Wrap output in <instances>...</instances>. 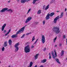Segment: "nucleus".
Segmentation results:
<instances>
[{
    "label": "nucleus",
    "mask_w": 67,
    "mask_h": 67,
    "mask_svg": "<svg viewBox=\"0 0 67 67\" xmlns=\"http://www.w3.org/2000/svg\"><path fill=\"white\" fill-rule=\"evenodd\" d=\"M26 27V26H24L21 29L19 30L16 33V34L12 35L11 36L12 38H15V37H17V35L19 34H21V33H22L24 31V29H25V27Z\"/></svg>",
    "instance_id": "nucleus-1"
},
{
    "label": "nucleus",
    "mask_w": 67,
    "mask_h": 67,
    "mask_svg": "<svg viewBox=\"0 0 67 67\" xmlns=\"http://www.w3.org/2000/svg\"><path fill=\"white\" fill-rule=\"evenodd\" d=\"M52 30L57 34H58L60 32V31H59V28L58 27H54L53 28V29Z\"/></svg>",
    "instance_id": "nucleus-2"
},
{
    "label": "nucleus",
    "mask_w": 67,
    "mask_h": 67,
    "mask_svg": "<svg viewBox=\"0 0 67 67\" xmlns=\"http://www.w3.org/2000/svg\"><path fill=\"white\" fill-rule=\"evenodd\" d=\"M24 51L25 52L27 53H29L30 52V47L29 45H28L25 47Z\"/></svg>",
    "instance_id": "nucleus-3"
},
{
    "label": "nucleus",
    "mask_w": 67,
    "mask_h": 67,
    "mask_svg": "<svg viewBox=\"0 0 67 67\" xmlns=\"http://www.w3.org/2000/svg\"><path fill=\"white\" fill-rule=\"evenodd\" d=\"M19 43L18 42L17 43H16L15 46V52H18V50H19Z\"/></svg>",
    "instance_id": "nucleus-4"
},
{
    "label": "nucleus",
    "mask_w": 67,
    "mask_h": 67,
    "mask_svg": "<svg viewBox=\"0 0 67 67\" xmlns=\"http://www.w3.org/2000/svg\"><path fill=\"white\" fill-rule=\"evenodd\" d=\"M41 41L43 44H44L45 42V37L44 35H42V36Z\"/></svg>",
    "instance_id": "nucleus-5"
},
{
    "label": "nucleus",
    "mask_w": 67,
    "mask_h": 67,
    "mask_svg": "<svg viewBox=\"0 0 67 67\" xmlns=\"http://www.w3.org/2000/svg\"><path fill=\"white\" fill-rule=\"evenodd\" d=\"M32 19V17H29L28 18L26 19V21L25 22V23H27L28 22H30L31 20Z\"/></svg>",
    "instance_id": "nucleus-6"
},
{
    "label": "nucleus",
    "mask_w": 67,
    "mask_h": 67,
    "mask_svg": "<svg viewBox=\"0 0 67 67\" xmlns=\"http://www.w3.org/2000/svg\"><path fill=\"white\" fill-rule=\"evenodd\" d=\"M59 16H58L57 17H56V18L54 19L53 22L54 23H56V22H57V20L59 19Z\"/></svg>",
    "instance_id": "nucleus-7"
},
{
    "label": "nucleus",
    "mask_w": 67,
    "mask_h": 67,
    "mask_svg": "<svg viewBox=\"0 0 67 67\" xmlns=\"http://www.w3.org/2000/svg\"><path fill=\"white\" fill-rule=\"evenodd\" d=\"M8 10V9L7 8H3L0 11V12H5V11H7Z\"/></svg>",
    "instance_id": "nucleus-8"
},
{
    "label": "nucleus",
    "mask_w": 67,
    "mask_h": 67,
    "mask_svg": "<svg viewBox=\"0 0 67 67\" xmlns=\"http://www.w3.org/2000/svg\"><path fill=\"white\" fill-rule=\"evenodd\" d=\"M64 15V12H62L61 14L60 15V16L59 17V19L60 18H62L63 17V16Z\"/></svg>",
    "instance_id": "nucleus-9"
},
{
    "label": "nucleus",
    "mask_w": 67,
    "mask_h": 67,
    "mask_svg": "<svg viewBox=\"0 0 67 67\" xmlns=\"http://www.w3.org/2000/svg\"><path fill=\"white\" fill-rule=\"evenodd\" d=\"M49 16H50V14H48L46 17V20H48L49 19Z\"/></svg>",
    "instance_id": "nucleus-10"
},
{
    "label": "nucleus",
    "mask_w": 67,
    "mask_h": 67,
    "mask_svg": "<svg viewBox=\"0 0 67 67\" xmlns=\"http://www.w3.org/2000/svg\"><path fill=\"white\" fill-rule=\"evenodd\" d=\"M33 62H30V65H29L28 67H32L33 65Z\"/></svg>",
    "instance_id": "nucleus-11"
},
{
    "label": "nucleus",
    "mask_w": 67,
    "mask_h": 67,
    "mask_svg": "<svg viewBox=\"0 0 67 67\" xmlns=\"http://www.w3.org/2000/svg\"><path fill=\"white\" fill-rule=\"evenodd\" d=\"M38 54H36L35 56V59H37L38 58Z\"/></svg>",
    "instance_id": "nucleus-12"
},
{
    "label": "nucleus",
    "mask_w": 67,
    "mask_h": 67,
    "mask_svg": "<svg viewBox=\"0 0 67 67\" xmlns=\"http://www.w3.org/2000/svg\"><path fill=\"white\" fill-rule=\"evenodd\" d=\"M8 43L9 45H11L12 44V41H11V40L10 39L9 40Z\"/></svg>",
    "instance_id": "nucleus-13"
},
{
    "label": "nucleus",
    "mask_w": 67,
    "mask_h": 67,
    "mask_svg": "<svg viewBox=\"0 0 67 67\" xmlns=\"http://www.w3.org/2000/svg\"><path fill=\"white\" fill-rule=\"evenodd\" d=\"M7 45L8 44H7V41H6L4 43V47H6V46H7Z\"/></svg>",
    "instance_id": "nucleus-14"
},
{
    "label": "nucleus",
    "mask_w": 67,
    "mask_h": 67,
    "mask_svg": "<svg viewBox=\"0 0 67 67\" xmlns=\"http://www.w3.org/2000/svg\"><path fill=\"white\" fill-rule=\"evenodd\" d=\"M49 5L48 4V5L45 8L44 10H47L48 8H49Z\"/></svg>",
    "instance_id": "nucleus-15"
},
{
    "label": "nucleus",
    "mask_w": 67,
    "mask_h": 67,
    "mask_svg": "<svg viewBox=\"0 0 67 67\" xmlns=\"http://www.w3.org/2000/svg\"><path fill=\"white\" fill-rule=\"evenodd\" d=\"M55 60L57 62V63H58V64H60V63L59 62V59H58L56 58L55 59Z\"/></svg>",
    "instance_id": "nucleus-16"
},
{
    "label": "nucleus",
    "mask_w": 67,
    "mask_h": 67,
    "mask_svg": "<svg viewBox=\"0 0 67 67\" xmlns=\"http://www.w3.org/2000/svg\"><path fill=\"white\" fill-rule=\"evenodd\" d=\"M47 60L46 59H44L43 60H42L41 61V63H45L46 62V60Z\"/></svg>",
    "instance_id": "nucleus-17"
},
{
    "label": "nucleus",
    "mask_w": 67,
    "mask_h": 67,
    "mask_svg": "<svg viewBox=\"0 0 67 67\" xmlns=\"http://www.w3.org/2000/svg\"><path fill=\"white\" fill-rule=\"evenodd\" d=\"M26 2V0H21V3H25Z\"/></svg>",
    "instance_id": "nucleus-18"
},
{
    "label": "nucleus",
    "mask_w": 67,
    "mask_h": 67,
    "mask_svg": "<svg viewBox=\"0 0 67 67\" xmlns=\"http://www.w3.org/2000/svg\"><path fill=\"white\" fill-rule=\"evenodd\" d=\"M52 55L53 58H54V59H55V58H55V55H54V54L53 53V52H52Z\"/></svg>",
    "instance_id": "nucleus-19"
},
{
    "label": "nucleus",
    "mask_w": 67,
    "mask_h": 67,
    "mask_svg": "<svg viewBox=\"0 0 67 67\" xmlns=\"http://www.w3.org/2000/svg\"><path fill=\"white\" fill-rule=\"evenodd\" d=\"M5 27V25H3L2 27V31H3L4 30V29Z\"/></svg>",
    "instance_id": "nucleus-20"
},
{
    "label": "nucleus",
    "mask_w": 67,
    "mask_h": 67,
    "mask_svg": "<svg viewBox=\"0 0 67 67\" xmlns=\"http://www.w3.org/2000/svg\"><path fill=\"white\" fill-rule=\"evenodd\" d=\"M10 32H11V29H10L8 32V33H7L5 35V36H7V35H8V34H9V33Z\"/></svg>",
    "instance_id": "nucleus-21"
},
{
    "label": "nucleus",
    "mask_w": 67,
    "mask_h": 67,
    "mask_svg": "<svg viewBox=\"0 0 67 67\" xmlns=\"http://www.w3.org/2000/svg\"><path fill=\"white\" fill-rule=\"evenodd\" d=\"M41 10H39L38 11L37 14H41Z\"/></svg>",
    "instance_id": "nucleus-22"
},
{
    "label": "nucleus",
    "mask_w": 67,
    "mask_h": 67,
    "mask_svg": "<svg viewBox=\"0 0 67 67\" xmlns=\"http://www.w3.org/2000/svg\"><path fill=\"white\" fill-rule=\"evenodd\" d=\"M7 11H10V13H12V12H13V11H12V10L11 9H9L7 10Z\"/></svg>",
    "instance_id": "nucleus-23"
},
{
    "label": "nucleus",
    "mask_w": 67,
    "mask_h": 67,
    "mask_svg": "<svg viewBox=\"0 0 67 67\" xmlns=\"http://www.w3.org/2000/svg\"><path fill=\"white\" fill-rule=\"evenodd\" d=\"M55 14L54 13H52L50 14V16H52L53 15H54Z\"/></svg>",
    "instance_id": "nucleus-24"
},
{
    "label": "nucleus",
    "mask_w": 67,
    "mask_h": 67,
    "mask_svg": "<svg viewBox=\"0 0 67 67\" xmlns=\"http://www.w3.org/2000/svg\"><path fill=\"white\" fill-rule=\"evenodd\" d=\"M54 2H55V0H52V1L50 2L51 3H53Z\"/></svg>",
    "instance_id": "nucleus-25"
},
{
    "label": "nucleus",
    "mask_w": 67,
    "mask_h": 67,
    "mask_svg": "<svg viewBox=\"0 0 67 67\" xmlns=\"http://www.w3.org/2000/svg\"><path fill=\"white\" fill-rule=\"evenodd\" d=\"M37 0H34L33 2V4H35V2H36Z\"/></svg>",
    "instance_id": "nucleus-26"
},
{
    "label": "nucleus",
    "mask_w": 67,
    "mask_h": 67,
    "mask_svg": "<svg viewBox=\"0 0 67 67\" xmlns=\"http://www.w3.org/2000/svg\"><path fill=\"white\" fill-rule=\"evenodd\" d=\"M35 36H34L33 37H32V42L34 41V40H35Z\"/></svg>",
    "instance_id": "nucleus-27"
},
{
    "label": "nucleus",
    "mask_w": 67,
    "mask_h": 67,
    "mask_svg": "<svg viewBox=\"0 0 67 67\" xmlns=\"http://www.w3.org/2000/svg\"><path fill=\"white\" fill-rule=\"evenodd\" d=\"M54 52L55 53V57H57V53H56L55 51H54Z\"/></svg>",
    "instance_id": "nucleus-28"
},
{
    "label": "nucleus",
    "mask_w": 67,
    "mask_h": 67,
    "mask_svg": "<svg viewBox=\"0 0 67 67\" xmlns=\"http://www.w3.org/2000/svg\"><path fill=\"white\" fill-rule=\"evenodd\" d=\"M56 39H57V37H56L55 38L54 40V42L55 43V41H56Z\"/></svg>",
    "instance_id": "nucleus-29"
},
{
    "label": "nucleus",
    "mask_w": 67,
    "mask_h": 67,
    "mask_svg": "<svg viewBox=\"0 0 67 67\" xmlns=\"http://www.w3.org/2000/svg\"><path fill=\"white\" fill-rule=\"evenodd\" d=\"M31 9L30 8L29 9L27 12V14H28V13H29V12H30V11H31Z\"/></svg>",
    "instance_id": "nucleus-30"
},
{
    "label": "nucleus",
    "mask_w": 67,
    "mask_h": 67,
    "mask_svg": "<svg viewBox=\"0 0 67 67\" xmlns=\"http://www.w3.org/2000/svg\"><path fill=\"white\" fill-rule=\"evenodd\" d=\"M46 22V21L45 20H44L43 21L42 23H43V25H44V24H45Z\"/></svg>",
    "instance_id": "nucleus-31"
},
{
    "label": "nucleus",
    "mask_w": 67,
    "mask_h": 67,
    "mask_svg": "<svg viewBox=\"0 0 67 67\" xmlns=\"http://www.w3.org/2000/svg\"><path fill=\"white\" fill-rule=\"evenodd\" d=\"M5 48H4V47H3L2 48V51L3 52L4 51Z\"/></svg>",
    "instance_id": "nucleus-32"
},
{
    "label": "nucleus",
    "mask_w": 67,
    "mask_h": 67,
    "mask_svg": "<svg viewBox=\"0 0 67 67\" xmlns=\"http://www.w3.org/2000/svg\"><path fill=\"white\" fill-rule=\"evenodd\" d=\"M31 32H30L29 33H27L26 34V35H29V34H31Z\"/></svg>",
    "instance_id": "nucleus-33"
},
{
    "label": "nucleus",
    "mask_w": 67,
    "mask_h": 67,
    "mask_svg": "<svg viewBox=\"0 0 67 67\" xmlns=\"http://www.w3.org/2000/svg\"><path fill=\"white\" fill-rule=\"evenodd\" d=\"M25 36V34H23V35L21 37V38H23V37H24Z\"/></svg>",
    "instance_id": "nucleus-34"
},
{
    "label": "nucleus",
    "mask_w": 67,
    "mask_h": 67,
    "mask_svg": "<svg viewBox=\"0 0 67 67\" xmlns=\"http://www.w3.org/2000/svg\"><path fill=\"white\" fill-rule=\"evenodd\" d=\"M45 7H46V6L45 5H44L43 6V9L44 10V9H45Z\"/></svg>",
    "instance_id": "nucleus-35"
},
{
    "label": "nucleus",
    "mask_w": 67,
    "mask_h": 67,
    "mask_svg": "<svg viewBox=\"0 0 67 67\" xmlns=\"http://www.w3.org/2000/svg\"><path fill=\"white\" fill-rule=\"evenodd\" d=\"M38 39L36 40L35 43H35H37V41H38Z\"/></svg>",
    "instance_id": "nucleus-36"
},
{
    "label": "nucleus",
    "mask_w": 67,
    "mask_h": 67,
    "mask_svg": "<svg viewBox=\"0 0 67 67\" xmlns=\"http://www.w3.org/2000/svg\"><path fill=\"white\" fill-rule=\"evenodd\" d=\"M66 35H64L63 36V38H66Z\"/></svg>",
    "instance_id": "nucleus-37"
},
{
    "label": "nucleus",
    "mask_w": 67,
    "mask_h": 67,
    "mask_svg": "<svg viewBox=\"0 0 67 67\" xmlns=\"http://www.w3.org/2000/svg\"><path fill=\"white\" fill-rule=\"evenodd\" d=\"M64 50H62L61 52V53L64 54Z\"/></svg>",
    "instance_id": "nucleus-38"
},
{
    "label": "nucleus",
    "mask_w": 67,
    "mask_h": 67,
    "mask_svg": "<svg viewBox=\"0 0 67 67\" xmlns=\"http://www.w3.org/2000/svg\"><path fill=\"white\" fill-rule=\"evenodd\" d=\"M34 46L32 45L31 46V48H34Z\"/></svg>",
    "instance_id": "nucleus-39"
},
{
    "label": "nucleus",
    "mask_w": 67,
    "mask_h": 67,
    "mask_svg": "<svg viewBox=\"0 0 67 67\" xmlns=\"http://www.w3.org/2000/svg\"><path fill=\"white\" fill-rule=\"evenodd\" d=\"M30 0H26V2H28V1H30Z\"/></svg>",
    "instance_id": "nucleus-40"
},
{
    "label": "nucleus",
    "mask_w": 67,
    "mask_h": 67,
    "mask_svg": "<svg viewBox=\"0 0 67 67\" xmlns=\"http://www.w3.org/2000/svg\"><path fill=\"white\" fill-rule=\"evenodd\" d=\"M4 33H6V30H4L3 31Z\"/></svg>",
    "instance_id": "nucleus-41"
},
{
    "label": "nucleus",
    "mask_w": 67,
    "mask_h": 67,
    "mask_svg": "<svg viewBox=\"0 0 67 67\" xmlns=\"http://www.w3.org/2000/svg\"><path fill=\"white\" fill-rule=\"evenodd\" d=\"M51 55H49V59H51Z\"/></svg>",
    "instance_id": "nucleus-42"
},
{
    "label": "nucleus",
    "mask_w": 67,
    "mask_h": 67,
    "mask_svg": "<svg viewBox=\"0 0 67 67\" xmlns=\"http://www.w3.org/2000/svg\"><path fill=\"white\" fill-rule=\"evenodd\" d=\"M66 11H67V8H65V12H66Z\"/></svg>",
    "instance_id": "nucleus-43"
},
{
    "label": "nucleus",
    "mask_w": 67,
    "mask_h": 67,
    "mask_svg": "<svg viewBox=\"0 0 67 67\" xmlns=\"http://www.w3.org/2000/svg\"><path fill=\"white\" fill-rule=\"evenodd\" d=\"M46 48H44V51H46Z\"/></svg>",
    "instance_id": "nucleus-44"
},
{
    "label": "nucleus",
    "mask_w": 67,
    "mask_h": 67,
    "mask_svg": "<svg viewBox=\"0 0 67 67\" xmlns=\"http://www.w3.org/2000/svg\"><path fill=\"white\" fill-rule=\"evenodd\" d=\"M61 56H62L63 55H64V53H61Z\"/></svg>",
    "instance_id": "nucleus-45"
},
{
    "label": "nucleus",
    "mask_w": 67,
    "mask_h": 67,
    "mask_svg": "<svg viewBox=\"0 0 67 67\" xmlns=\"http://www.w3.org/2000/svg\"><path fill=\"white\" fill-rule=\"evenodd\" d=\"M7 2L8 3H10V1H9Z\"/></svg>",
    "instance_id": "nucleus-46"
},
{
    "label": "nucleus",
    "mask_w": 67,
    "mask_h": 67,
    "mask_svg": "<svg viewBox=\"0 0 67 67\" xmlns=\"http://www.w3.org/2000/svg\"><path fill=\"white\" fill-rule=\"evenodd\" d=\"M62 44H60V46H62Z\"/></svg>",
    "instance_id": "nucleus-47"
},
{
    "label": "nucleus",
    "mask_w": 67,
    "mask_h": 67,
    "mask_svg": "<svg viewBox=\"0 0 67 67\" xmlns=\"http://www.w3.org/2000/svg\"><path fill=\"white\" fill-rule=\"evenodd\" d=\"M49 56H50V55H51V53H49Z\"/></svg>",
    "instance_id": "nucleus-48"
},
{
    "label": "nucleus",
    "mask_w": 67,
    "mask_h": 67,
    "mask_svg": "<svg viewBox=\"0 0 67 67\" xmlns=\"http://www.w3.org/2000/svg\"><path fill=\"white\" fill-rule=\"evenodd\" d=\"M34 67H37V65H36Z\"/></svg>",
    "instance_id": "nucleus-49"
},
{
    "label": "nucleus",
    "mask_w": 67,
    "mask_h": 67,
    "mask_svg": "<svg viewBox=\"0 0 67 67\" xmlns=\"http://www.w3.org/2000/svg\"><path fill=\"white\" fill-rule=\"evenodd\" d=\"M66 43L67 44V39H66Z\"/></svg>",
    "instance_id": "nucleus-50"
},
{
    "label": "nucleus",
    "mask_w": 67,
    "mask_h": 67,
    "mask_svg": "<svg viewBox=\"0 0 67 67\" xmlns=\"http://www.w3.org/2000/svg\"><path fill=\"white\" fill-rule=\"evenodd\" d=\"M24 16L25 18L26 17V15H25Z\"/></svg>",
    "instance_id": "nucleus-51"
},
{
    "label": "nucleus",
    "mask_w": 67,
    "mask_h": 67,
    "mask_svg": "<svg viewBox=\"0 0 67 67\" xmlns=\"http://www.w3.org/2000/svg\"><path fill=\"white\" fill-rule=\"evenodd\" d=\"M3 25H6V24H4Z\"/></svg>",
    "instance_id": "nucleus-52"
},
{
    "label": "nucleus",
    "mask_w": 67,
    "mask_h": 67,
    "mask_svg": "<svg viewBox=\"0 0 67 67\" xmlns=\"http://www.w3.org/2000/svg\"><path fill=\"white\" fill-rule=\"evenodd\" d=\"M57 12H59V11H57Z\"/></svg>",
    "instance_id": "nucleus-53"
},
{
    "label": "nucleus",
    "mask_w": 67,
    "mask_h": 67,
    "mask_svg": "<svg viewBox=\"0 0 67 67\" xmlns=\"http://www.w3.org/2000/svg\"><path fill=\"white\" fill-rule=\"evenodd\" d=\"M57 45H55V47H57Z\"/></svg>",
    "instance_id": "nucleus-54"
},
{
    "label": "nucleus",
    "mask_w": 67,
    "mask_h": 67,
    "mask_svg": "<svg viewBox=\"0 0 67 67\" xmlns=\"http://www.w3.org/2000/svg\"><path fill=\"white\" fill-rule=\"evenodd\" d=\"M17 2H19V0H17Z\"/></svg>",
    "instance_id": "nucleus-55"
},
{
    "label": "nucleus",
    "mask_w": 67,
    "mask_h": 67,
    "mask_svg": "<svg viewBox=\"0 0 67 67\" xmlns=\"http://www.w3.org/2000/svg\"><path fill=\"white\" fill-rule=\"evenodd\" d=\"M8 67H11V66H10L9 65Z\"/></svg>",
    "instance_id": "nucleus-56"
},
{
    "label": "nucleus",
    "mask_w": 67,
    "mask_h": 67,
    "mask_svg": "<svg viewBox=\"0 0 67 67\" xmlns=\"http://www.w3.org/2000/svg\"><path fill=\"white\" fill-rule=\"evenodd\" d=\"M0 63H1V62H0Z\"/></svg>",
    "instance_id": "nucleus-57"
}]
</instances>
